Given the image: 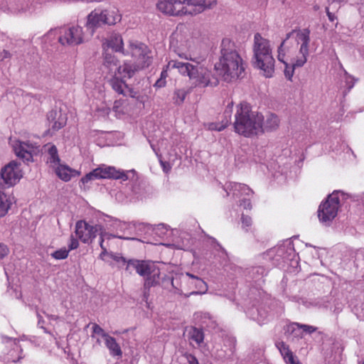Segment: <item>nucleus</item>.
Instances as JSON below:
<instances>
[{"instance_id": "62", "label": "nucleus", "mask_w": 364, "mask_h": 364, "mask_svg": "<svg viewBox=\"0 0 364 364\" xmlns=\"http://www.w3.org/2000/svg\"><path fill=\"white\" fill-rule=\"evenodd\" d=\"M217 245L218 246V247L221 250H223V247L219 245V244H217Z\"/></svg>"}, {"instance_id": "2", "label": "nucleus", "mask_w": 364, "mask_h": 364, "mask_svg": "<svg viewBox=\"0 0 364 364\" xmlns=\"http://www.w3.org/2000/svg\"><path fill=\"white\" fill-rule=\"evenodd\" d=\"M215 69L228 82L242 78L245 75V64L237 51L234 42L229 38L222 41L220 56L215 64Z\"/></svg>"}, {"instance_id": "16", "label": "nucleus", "mask_w": 364, "mask_h": 364, "mask_svg": "<svg viewBox=\"0 0 364 364\" xmlns=\"http://www.w3.org/2000/svg\"><path fill=\"white\" fill-rule=\"evenodd\" d=\"M224 189L228 196L232 195L234 198L250 196L253 193L252 189L247 185L235 182L225 183Z\"/></svg>"}, {"instance_id": "21", "label": "nucleus", "mask_w": 364, "mask_h": 364, "mask_svg": "<svg viewBox=\"0 0 364 364\" xmlns=\"http://www.w3.org/2000/svg\"><path fill=\"white\" fill-rule=\"evenodd\" d=\"M104 18H102V12L100 10L92 11L87 16V27L93 33L95 29L105 25Z\"/></svg>"}, {"instance_id": "33", "label": "nucleus", "mask_w": 364, "mask_h": 364, "mask_svg": "<svg viewBox=\"0 0 364 364\" xmlns=\"http://www.w3.org/2000/svg\"><path fill=\"white\" fill-rule=\"evenodd\" d=\"M301 325L298 323H293L287 326V333L292 334L294 337H303V331Z\"/></svg>"}, {"instance_id": "28", "label": "nucleus", "mask_w": 364, "mask_h": 364, "mask_svg": "<svg viewBox=\"0 0 364 364\" xmlns=\"http://www.w3.org/2000/svg\"><path fill=\"white\" fill-rule=\"evenodd\" d=\"M12 203L11 198L0 191V217L4 216Z\"/></svg>"}, {"instance_id": "51", "label": "nucleus", "mask_w": 364, "mask_h": 364, "mask_svg": "<svg viewBox=\"0 0 364 364\" xmlns=\"http://www.w3.org/2000/svg\"><path fill=\"white\" fill-rule=\"evenodd\" d=\"M171 69V68H167L166 67V69L163 70L162 72L161 73L160 78L166 80L168 76L167 70Z\"/></svg>"}, {"instance_id": "55", "label": "nucleus", "mask_w": 364, "mask_h": 364, "mask_svg": "<svg viewBox=\"0 0 364 364\" xmlns=\"http://www.w3.org/2000/svg\"><path fill=\"white\" fill-rule=\"evenodd\" d=\"M151 149H153V151H154V153L156 154V155L157 156H160L159 149L158 148H156V146L151 143Z\"/></svg>"}, {"instance_id": "12", "label": "nucleus", "mask_w": 364, "mask_h": 364, "mask_svg": "<svg viewBox=\"0 0 364 364\" xmlns=\"http://www.w3.org/2000/svg\"><path fill=\"white\" fill-rule=\"evenodd\" d=\"M127 173L128 172L119 169L117 170L114 166L102 164L87 173L81 178V182L85 184L90 181L101 178L122 179L125 181L129 178Z\"/></svg>"}, {"instance_id": "52", "label": "nucleus", "mask_w": 364, "mask_h": 364, "mask_svg": "<svg viewBox=\"0 0 364 364\" xmlns=\"http://www.w3.org/2000/svg\"><path fill=\"white\" fill-rule=\"evenodd\" d=\"M121 100H122L119 99V101L115 102V105L114 107V108L118 107V104H120L123 107V108H124L127 106V103L126 102V100H123L122 103H121Z\"/></svg>"}, {"instance_id": "54", "label": "nucleus", "mask_w": 364, "mask_h": 364, "mask_svg": "<svg viewBox=\"0 0 364 364\" xmlns=\"http://www.w3.org/2000/svg\"><path fill=\"white\" fill-rule=\"evenodd\" d=\"M57 114V112L55 111H51L49 112L48 115V119H54L55 118V116Z\"/></svg>"}, {"instance_id": "61", "label": "nucleus", "mask_w": 364, "mask_h": 364, "mask_svg": "<svg viewBox=\"0 0 364 364\" xmlns=\"http://www.w3.org/2000/svg\"><path fill=\"white\" fill-rule=\"evenodd\" d=\"M161 227L162 228H164V224L159 225H158L157 229H158V230H159V229H160V228H161Z\"/></svg>"}, {"instance_id": "30", "label": "nucleus", "mask_w": 364, "mask_h": 364, "mask_svg": "<svg viewBox=\"0 0 364 364\" xmlns=\"http://www.w3.org/2000/svg\"><path fill=\"white\" fill-rule=\"evenodd\" d=\"M117 62V60L114 55L109 53L108 51H105V65L109 68L111 72H114L115 75H117L116 69L118 66Z\"/></svg>"}, {"instance_id": "59", "label": "nucleus", "mask_w": 364, "mask_h": 364, "mask_svg": "<svg viewBox=\"0 0 364 364\" xmlns=\"http://www.w3.org/2000/svg\"><path fill=\"white\" fill-rule=\"evenodd\" d=\"M334 1L336 2H338V3H343V2H346L348 0H334Z\"/></svg>"}, {"instance_id": "20", "label": "nucleus", "mask_w": 364, "mask_h": 364, "mask_svg": "<svg viewBox=\"0 0 364 364\" xmlns=\"http://www.w3.org/2000/svg\"><path fill=\"white\" fill-rule=\"evenodd\" d=\"M44 148L47 163L53 168H55L60 161L56 146L54 144H48Z\"/></svg>"}, {"instance_id": "25", "label": "nucleus", "mask_w": 364, "mask_h": 364, "mask_svg": "<svg viewBox=\"0 0 364 364\" xmlns=\"http://www.w3.org/2000/svg\"><path fill=\"white\" fill-rule=\"evenodd\" d=\"M55 168L58 176L64 181H69L77 173L75 170L65 165L59 164Z\"/></svg>"}, {"instance_id": "64", "label": "nucleus", "mask_w": 364, "mask_h": 364, "mask_svg": "<svg viewBox=\"0 0 364 364\" xmlns=\"http://www.w3.org/2000/svg\"><path fill=\"white\" fill-rule=\"evenodd\" d=\"M362 364H364V360L363 361V363Z\"/></svg>"}, {"instance_id": "38", "label": "nucleus", "mask_w": 364, "mask_h": 364, "mask_svg": "<svg viewBox=\"0 0 364 364\" xmlns=\"http://www.w3.org/2000/svg\"><path fill=\"white\" fill-rule=\"evenodd\" d=\"M186 98V92H173V100L175 104L179 105Z\"/></svg>"}, {"instance_id": "45", "label": "nucleus", "mask_w": 364, "mask_h": 364, "mask_svg": "<svg viewBox=\"0 0 364 364\" xmlns=\"http://www.w3.org/2000/svg\"><path fill=\"white\" fill-rule=\"evenodd\" d=\"M160 164H161L164 171L166 173H168L171 168V166L168 162L164 161L161 159H160Z\"/></svg>"}, {"instance_id": "34", "label": "nucleus", "mask_w": 364, "mask_h": 364, "mask_svg": "<svg viewBox=\"0 0 364 364\" xmlns=\"http://www.w3.org/2000/svg\"><path fill=\"white\" fill-rule=\"evenodd\" d=\"M98 235L100 236V245L102 248V251L107 250V249L104 247L103 242L105 239H109L110 237H118L120 239H125V240H130L129 237H125L122 236H118V235H109L105 232L103 231V229H102L101 232H99Z\"/></svg>"}, {"instance_id": "63", "label": "nucleus", "mask_w": 364, "mask_h": 364, "mask_svg": "<svg viewBox=\"0 0 364 364\" xmlns=\"http://www.w3.org/2000/svg\"><path fill=\"white\" fill-rule=\"evenodd\" d=\"M142 102H139V108H141V105Z\"/></svg>"}, {"instance_id": "37", "label": "nucleus", "mask_w": 364, "mask_h": 364, "mask_svg": "<svg viewBox=\"0 0 364 364\" xmlns=\"http://www.w3.org/2000/svg\"><path fill=\"white\" fill-rule=\"evenodd\" d=\"M356 81L357 80H355L353 76L346 75L345 76L346 88L348 90L352 89Z\"/></svg>"}, {"instance_id": "36", "label": "nucleus", "mask_w": 364, "mask_h": 364, "mask_svg": "<svg viewBox=\"0 0 364 364\" xmlns=\"http://www.w3.org/2000/svg\"><path fill=\"white\" fill-rule=\"evenodd\" d=\"M241 221L242 228L247 231L248 228L252 226V218L247 215H242L241 217Z\"/></svg>"}, {"instance_id": "17", "label": "nucleus", "mask_w": 364, "mask_h": 364, "mask_svg": "<svg viewBox=\"0 0 364 364\" xmlns=\"http://www.w3.org/2000/svg\"><path fill=\"white\" fill-rule=\"evenodd\" d=\"M103 48L105 51H108V49L110 48L114 52L123 53L124 48L121 35L118 33L111 34L103 43Z\"/></svg>"}, {"instance_id": "27", "label": "nucleus", "mask_w": 364, "mask_h": 364, "mask_svg": "<svg viewBox=\"0 0 364 364\" xmlns=\"http://www.w3.org/2000/svg\"><path fill=\"white\" fill-rule=\"evenodd\" d=\"M105 24L114 25L121 20V16L117 10L101 11Z\"/></svg>"}, {"instance_id": "50", "label": "nucleus", "mask_w": 364, "mask_h": 364, "mask_svg": "<svg viewBox=\"0 0 364 364\" xmlns=\"http://www.w3.org/2000/svg\"><path fill=\"white\" fill-rule=\"evenodd\" d=\"M119 228L121 230H124L131 228V224L126 223H119Z\"/></svg>"}, {"instance_id": "46", "label": "nucleus", "mask_w": 364, "mask_h": 364, "mask_svg": "<svg viewBox=\"0 0 364 364\" xmlns=\"http://www.w3.org/2000/svg\"><path fill=\"white\" fill-rule=\"evenodd\" d=\"M78 245H79V242H78L77 240H76L73 237H71L68 250H75V249L77 248Z\"/></svg>"}, {"instance_id": "58", "label": "nucleus", "mask_w": 364, "mask_h": 364, "mask_svg": "<svg viewBox=\"0 0 364 364\" xmlns=\"http://www.w3.org/2000/svg\"><path fill=\"white\" fill-rule=\"evenodd\" d=\"M138 92H134V94H137ZM139 97L136 96V95H132L130 97V99L129 100L131 102H134L135 101V98H138Z\"/></svg>"}, {"instance_id": "14", "label": "nucleus", "mask_w": 364, "mask_h": 364, "mask_svg": "<svg viewBox=\"0 0 364 364\" xmlns=\"http://www.w3.org/2000/svg\"><path fill=\"white\" fill-rule=\"evenodd\" d=\"M100 225H90L85 221H78L75 225V234L84 243H89L101 232Z\"/></svg>"}, {"instance_id": "1", "label": "nucleus", "mask_w": 364, "mask_h": 364, "mask_svg": "<svg viewBox=\"0 0 364 364\" xmlns=\"http://www.w3.org/2000/svg\"><path fill=\"white\" fill-rule=\"evenodd\" d=\"M310 31L294 29L286 35L278 48V60L285 65V76L290 79L296 67H302L307 61Z\"/></svg>"}, {"instance_id": "43", "label": "nucleus", "mask_w": 364, "mask_h": 364, "mask_svg": "<svg viewBox=\"0 0 364 364\" xmlns=\"http://www.w3.org/2000/svg\"><path fill=\"white\" fill-rule=\"evenodd\" d=\"M239 205L243 207L245 209H250L252 208L251 203L249 198H244L243 199L240 200Z\"/></svg>"}, {"instance_id": "18", "label": "nucleus", "mask_w": 364, "mask_h": 364, "mask_svg": "<svg viewBox=\"0 0 364 364\" xmlns=\"http://www.w3.org/2000/svg\"><path fill=\"white\" fill-rule=\"evenodd\" d=\"M279 124L280 119L276 114L269 112L266 115L265 118L263 116V120L261 124L262 134L264 132H271L277 130Z\"/></svg>"}, {"instance_id": "23", "label": "nucleus", "mask_w": 364, "mask_h": 364, "mask_svg": "<svg viewBox=\"0 0 364 364\" xmlns=\"http://www.w3.org/2000/svg\"><path fill=\"white\" fill-rule=\"evenodd\" d=\"M186 276L188 277L191 281L189 283L195 287L198 291H193L190 294H205L208 291V285L207 284L200 278L197 276H195L189 272H187Z\"/></svg>"}, {"instance_id": "11", "label": "nucleus", "mask_w": 364, "mask_h": 364, "mask_svg": "<svg viewBox=\"0 0 364 364\" xmlns=\"http://www.w3.org/2000/svg\"><path fill=\"white\" fill-rule=\"evenodd\" d=\"M123 54L133 58L138 68L144 69L149 67L151 63L149 48L145 44L138 41H130Z\"/></svg>"}, {"instance_id": "24", "label": "nucleus", "mask_w": 364, "mask_h": 364, "mask_svg": "<svg viewBox=\"0 0 364 364\" xmlns=\"http://www.w3.org/2000/svg\"><path fill=\"white\" fill-rule=\"evenodd\" d=\"M140 69L141 68H136V65L135 63L132 65L130 63H124L122 65L117 66L116 73L119 77L130 78L135 71Z\"/></svg>"}, {"instance_id": "5", "label": "nucleus", "mask_w": 364, "mask_h": 364, "mask_svg": "<svg viewBox=\"0 0 364 364\" xmlns=\"http://www.w3.org/2000/svg\"><path fill=\"white\" fill-rule=\"evenodd\" d=\"M216 0H159L156 9L168 16H195L216 5Z\"/></svg>"}, {"instance_id": "4", "label": "nucleus", "mask_w": 364, "mask_h": 364, "mask_svg": "<svg viewBox=\"0 0 364 364\" xmlns=\"http://www.w3.org/2000/svg\"><path fill=\"white\" fill-rule=\"evenodd\" d=\"M167 68H176L181 75L188 77L195 87L213 88L219 83L218 77L199 64L193 65L188 62L171 60L168 63Z\"/></svg>"}, {"instance_id": "56", "label": "nucleus", "mask_w": 364, "mask_h": 364, "mask_svg": "<svg viewBox=\"0 0 364 364\" xmlns=\"http://www.w3.org/2000/svg\"><path fill=\"white\" fill-rule=\"evenodd\" d=\"M47 317L50 319V320H57L58 318V316H55V315H49V314H47L46 315Z\"/></svg>"}, {"instance_id": "22", "label": "nucleus", "mask_w": 364, "mask_h": 364, "mask_svg": "<svg viewBox=\"0 0 364 364\" xmlns=\"http://www.w3.org/2000/svg\"><path fill=\"white\" fill-rule=\"evenodd\" d=\"M100 258L107 263L111 264V259L115 261L119 267L127 265L128 261L119 253L109 252L107 250L102 251Z\"/></svg>"}, {"instance_id": "10", "label": "nucleus", "mask_w": 364, "mask_h": 364, "mask_svg": "<svg viewBox=\"0 0 364 364\" xmlns=\"http://www.w3.org/2000/svg\"><path fill=\"white\" fill-rule=\"evenodd\" d=\"M343 196L340 191H335L322 203L318 210V217L321 223L328 225L336 218L339 208V196Z\"/></svg>"}, {"instance_id": "42", "label": "nucleus", "mask_w": 364, "mask_h": 364, "mask_svg": "<svg viewBox=\"0 0 364 364\" xmlns=\"http://www.w3.org/2000/svg\"><path fill=\"white\" fill-rule=\"evenodd\" d=\"M9 253V249L4 243H0V259H4L5 257H6Z\"/></svg>"}, {"instance_id": "57", "label": "nucleus", "mask_w": 364, "mask_h": 364, "mask_svg": "<svg viewBox=\"0 0 364 364\" xmlns=\"http://www.w3.org/2000/svg\"><path fill=\"white\" fill-rule=\"evenodd\" d=\"M284 247H278V248L277 249V253L280 256V255H282V253H283V252H284Z\"/></svg>"}, {"instance_id": "9", "label": "nucleus", "mask_w": 364, "mask_h": 364, "mask_svg": "<svg viewBox=\"0 0 364 364\" xmlns=\"http://www.w3.org/2000/svg\"><path fill=\"white\" fill-rule=\"evenodd\" d=\"M170 48L179 58L195 61V45L191 36L175 34L171 38Z\"/></svg>"}, {"instance_id": "15", "label": "nucleus", "mask_w": 364, "mask_h": 364, "mask_svg": "<svg viewBox=\"0 0 364 364\" xmlns=\"http://www.w3.org/2000/svg\"><path fill=\"white\" fill-rule=\"evenodd\" d=\"M11 144L16 156L26 161H31L33 154L38 151L36 144L18 140H11Z\"/></svg>"}, {"instance_id": "8", "label": "nucleus", "mask_w": 364, "mask_h": 364, "mask_svg": "<svg viewBox=\"0 0 364 364\" xmlns=\"http://www.w3.org/2000/svg\"><path fill=\"white\" fill-rule=\"evenodd\" d=\"M59 35L58 42L63 46H77L83 43L84 33L79 26L50 29L46 36Z\"/></svg>"}, {"instance_id": "53", "label": "nucleus", "mask_w": 364, "mask_h": 364, "mask_svg": "<svg viewBox=\"0 0 364 364\" xmlns=\"http://www.w3.org/2000/svg\"><path fill=\"white\" fill-rule=\"evenodd\" d=\"M326 14H327V16H328V19H329L331 21H334V18H335V16H334V14L329 11L328 8H326Z\"/></svg>"}, {"instance_id": "39", "label": "nucleus", "mask_w": 364, "mask_h": 364, "mask_svg": "<svg viewBox=\"0 0 364 364\" xmlns=\"http://www.w3.org/2000/svg\"><path fill=\"white\" fill-rule=\"evenodd\" d=\"M92 333L94 334L100 335L104 339H105V336H109L99 325L96 323L92 326Z\"/></svg>"}, {"instance_id": "32", "label": "nucleus", "mask_w": 364, "mask_h": 364, "mask_svg": "<svg viewBox=\"0 0 364 364\" xmlns=\"http://www.w3.org/2000/svg\"><path fill=\"white\" fill-rule=\"evenodd\" d=\"M189 338L200 345L203 341V333L201 330L196 328H191L188 331Z\"/></svg>"}, {"instance_id": "29", "label": "nucleus", "mask_w": 364, "mask_h": 364, "mask_svg": "<svg viewBox=\"0 0 364 364\" xmlns=\"http://www.w3.org/2000/svg\"><path fill=\"white\" fill-rule=\"evenodd\" d=\"M229 123V120H222L220 122H208L204 124L205 129L210 131L220 132L225 129Z\"/></svg>"}, {"instance_id": "47", "label": "nucleus", "mask_w": 364, "mask_h": 364, "mask_svg": "<svg viewBox=\"0 0 364 364\" xmlns=\"http://www.w3.org/2000/svg\"><path fill=\"white\" fill-rule=\"evenodd\" d=\"M11 53L6 50L0 51V61H2L6 58H11Z\"/></svg>"}, {"instance_id": "13", "label": "nucleus", "mask_w": 364, "mask_h": 364, "mask_svg": "<svg viewBox=\"0 0 364 364\" xmlns=\"http://www.w3.org/2000/svg\"><path fill=\"white\" fill-rule=\"evenodd\" d=\"M22 178L20 164L16 161H11L1 171L0 186L3 188H9L16 184Z\"/></svg>"}, {"instance_id": "41", "label": "nucleus", "mask_w": 364, "mask_h": 364, "mask_svg": "<svg viewBox=\"0 0 364 364\" xmlns=\"http://www.w3.org/2000/svg\"><path fill=\"white\" fill-rule=\"evenodd\" d=\"M65 124V117H60L57 121H55L53 122V124L52 125V128L54 130H58L63 127Z\"/></svg>"}, {"instance_id": "35", "label": "nucleus", "mask_w": 364, "mask_h": 364, "mask_svg": "<svg viewBox=\"0 0 364 364\" xmlns=\"http://www.w3.org/2000/svg\"><path fill=\"white\" fill-rule=\"evenodd\" d=\"M68 252L69 250H66L65 248H62L55 251L53 253H52L51 255L56 259H63L67 258Z\"/></svg>"}, {"instance_id": "60", "label": "nucleus", "mask_w": 364, "mask_h": 364, "mask_svg": "<svg viewBox=\"0 0 364 364\" xmlns=\"http://www.w3.org/2000/svg\"><path fill=\"white\" fill-rule=\"evenodd\" d=\"M141 228H144V227H145V225H144V224H143V223H139V228H141Z\"/></svg>"}, {"instance_id": "6", "label": "nucleus", "mask_w": 364, "mask_h": 364, "mask_svg": "<svg viewBox=\"0 0 364 364\" xmlns=\"http://www.w3.org/2000/svg\"><path fill=\"white\" fill-rule=\"evenodd\" d=\"M252 64L260 70L263 75L271 77L274 73V59L272 54L269 41L259 33L255 34Z\"/></svg>"}, {"instance_id": "31", "label": "nucleus", "mask_w": 364, "mask_h": 364, "mask_svg": "<svg viewBox=\"0 0 364 364\" xmlns=\"http://www.w3.org/2000/svg\"><path fill=\"white\" fill-rule=\"evenodd\" d=\"M109 85L114 91H124L127 88V84L117 76L109 80Z\"/></svg>"}, {"instance_id": "48", "label": "nucleus", "mask_w": 364, "mask_h": 364, "mask_svg": "<svg viewBox=\"0 0 364 364\" xmlns=\"http://www.w3.org/2000/svg\"><path fill=\"white\" fill-rule=\"evenodd\" d=\"M36 315H37V317H38V326L41 328H43L44 329V331L46 333H48V331L46 330V328H45L43 326V324L44 323V321L43 319V317L40 315V314L38 313V311H37L36 313Z\"/></svg>"}, {"instance_id": "44", "label": "nucleus", "mask_w": 364, "mask_h": 364, "mask_svg": "<svg viewBox=\"0 0 364 364\" xmlns=\"http://www.w3.org/2000/svg\"><path fill=\"white\" fill-rule=\"evenodd\" d=\"M301 327L302 328V331H303V333H311L313 332H314L316 328L312 326H309V325H304V324H301Z\"/></svg>"}, {"instance_id": "3", "label": "nucleus", "mask_w": 364, "mask_h": 364, "mask_svg": "<svg viewBox=\"0 0 364 364\" xmlns=\"http://www.w3.org/2000/svg\"><path fill=\"white\" fill-rule=\"evenodd\" d=\"M262 120L263 114L261 112L253 110L249 103L242 102L236 107L234 130L247 138L257 137L262 135Z\"/></svg>"}, {"instance_id": "19", "label": "nucleus", "mask_w": 364, "mask_h": 364, "mask_svg": "<svg viewBox=\"0 0 364 364\" xmlns=\"http://www.w3.org/2000/svg\"><path fill=\"white\" fill-rule=\"evenodd\" d=\"M276 346L286 364H302L284 342H278Z\"/></svg>"}, {"instance_id": "40", "label": "nucleus", "mask_w": 364, "mask_h": 364, "mask_svg": "<svg viewBox=\"0 0 364 364\" xmlns=\"http://www.w3.org/2000/svg\"><path fill=\"white\" fill-rule=\"evenodd\" d=\"M181 359L183 361H186L187 364H198L196 358L191 354H186Z\"/></svg>"}, {"instance_id": "26", "label": "nucleus", "mask_w": 364, "mask_h": 364, "mask_svg": "<svg viewBox=\"0 0 364 364\" xmlns=\"http://www.w3.org/2000/svg\"><path fill=\"white\" fill-rule=\"evenodd\" d=\"M105 342L112 355L122 356V351L114 338L110 336H105Z\"/></svg>"}, {"instance_id": "7", "label": "nucleus", "mask_w": 364, "mask_h": 364, "mask_svg": "<svg viewBox=\"0 0 364 364\" xmlns=\"http://www.w3.org/2000/svg\"><path fill=\"white\" fill-rule=\"evenodd\" d=\"M132 267L138 274L144 278V296L147 297L149 289L159 284L160 269L158 265L149 260H128L127 269Z\"/></svg>"}, {"instance_id": "49", "label": "nucleus", "mask_w": 364, "mask_h": 364, "mask_svg": "<svg viewBox=\"0 0 364 364\" xmlns=\"http://www.w3.org/2000/svg\"><path fill=\"white\" fill-rule=\"evenodd\" d=\"M166 82V80L159 78L155 82L154 87L156 88H162V87H164L165 86Z\"/></svg>"}]
</instances>
